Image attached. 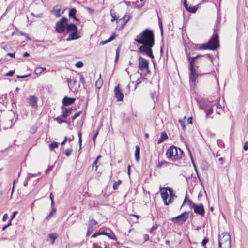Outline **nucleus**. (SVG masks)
Returning a JSON list of instances; mask_svg holds the SVG:
<instances>
[{"label":"nucleus","mask_w":248,"mask_h":248,"mask_svg":"<svg viewBox=\"0 0 248 248\" xmlns=\"http://www.w3.org/2000/svg\"><path fill=\"white\" fill-rule=\"evenodd\" d=\"M134 40L139 44H142L139 48V51L141 54H145L152 59L154 58L152 47L155 44V39L152 30L148 29L144 30Z\"/></svg>","instance_id":"f257e3e1"},{"label":"nucleus","mask_w":248,"mask_h":248,"mask_svg":"<svg viewBox=\"0 0 248 248\" xmlns=\"http://www.w3.org/2000/svg\"><path fill=\"white\" fill-rule=\"evenodd\" d=\"M203 56L198 55L196 57H190L189 55L187 58L189 61L190 65L189 69L190 73L189 75V81L190 83H192L195 85L196 81L198 77L201 75L200 72L198 70V60Z\"/></svg>","instance_id":"f03ea898"},{"label":"nucleus","mask_w":248,"mask_h":248,"mask_svg":"<svg viewBox=\"0 0 248 248\" xmlns=\"http://www.w3.org/2000/svg\"><path fill=\"white\" fill-rule=\"evenodd\" d=\"M160 191L164 204L166 205L171 203L174 198L176 197L173 193L172 189L170 187L160 188Z\"/></svg>","instance_id":"7ed1b4c3"},{"label":"nucleus","mask_w":248,"mask_h":248,"mask_svg":"<svg viewBox=\"0 0 248 248\" xmlns=\"http://www.w3.org/2000/svg\"><path fill=\"white\" fill-rule=\"evenodd\" d=\"M219 46L218 36L217 34H213L209 42L206 44L201 45L199 49L215 50Z\"/></svg>","instance_id":"20e7f679"},{"label":"nucleus","mask_w":248,"mask_h":248,"mask_svg":"<svg viewBox=\"0 0 248 248\" xmlns=\"http://www.w3.org/2000/svg\"><path fill=\"white\" fill-rule=\"evenodd\" d=\"M183 154V152L182 150L174 146L169 147L166 151L168 158L173 162L181 158Z\"/></svg>","instance_id":"39448f33"},{"label":"nucleus","mask_w":248,"mask_h":248,"mask_svg":"<svg viewBox=\"0 0 248 248\" xmlns=\"http://www.w3.org/2000/svg\"><path fill=\"white\" fill-rule=\"evenodd\" d=\"M218 242L220 248H231V237L227 232H223L219 235Z\"/></svg>","instance_id":"423d86ee"},{"label":"nucleus","mask_w":248,"mask_h":248,"mask_svg":"<svg viewBox=\"0 0 248 248\" xmlns=\"http://www.w3.org/2000/svg\"><path fill=\"white\" fill-rule=\"evenodd\" d=\"M66 32L69 34V37L66 39L67 41L77 39L79 38V36L78 35V29L76 25L73 23L69 25L67 24Z\"/></svg>","instance_id":"0eeeda50"},{"label":"nucleus","mask_w":248,"mask_h":248,"mask_svg":"<svg viewBox=\"0 0 248 248\" xmlns=\"http://www.w3.org/2000/svg\"><path fill=\"white\" fill-rule=\"evenodd\" d=\"M187 202L190 207L192 208L194 212L202 216H203L205 214V211L204 207L202 204H196L195 203H192V201L190 200H187Z\"/></svg>","instance_id":"6e6552de"},{"label":"nucleus","mask_w":248,"mask_h":248,"mask_svg":"<svg viewBox=\"0 0 248 248\" xmlns=\"http://www.w3.org/2000/svg\"><path fill=\"white\" fill-rule=\"evenodd\" d=\"M67 18L62 17L56 24V31L59 33H63L65 30L66 26H67Z\"/></svg>","instance_id":"1a4fd4ad"},{"label":"nucleus","mask_w":248,"mask_h":248,"mask_svg":"<svg viewBox=\"0 0 248 248\" xmlns=\"http://www.w3.org/2000/svg\"><path fill=\"white\" fill-rule=\"evenodd\" d=\"M213 102L209 101H204L200 104V108L205 110L206 117L213 113Z\"/></svg>","instance_id":"9d476101"},{"label":"nucleus","mask_w":248,"mask_h":248,"mask_svg":"<svg viewBox=\"0 0 248 248\" xmlns=\"http://www.w3.org/2000/svg\"><path fill=\"white\" fill-rule=\"evenodd\" d=\"M188 217V214L186 212H184L178 216L173 217L171 218V220L174 223H178L179 224H183Z\"/></svg>","instance_id":"9b49d317"},{"label":"nucleus","mask_w":248,"mask_h":248,"mask_svg":"<svg viewBox=\"0 0 248 248\" xmlns=\"http://www.w3.org/2000/svg\"><path fill=\"white\" fill-rule=\"evenodd\" d=\"M139 67L141 70H143L144 69H145L148 73L150 72L149 70V62L148 60L142 57H140L139 59Z\"/></svg>","instance_id":"f8f14e48"},{"label":"nucleus","mask_w":248,"mask_h":248,"mask_svg":"<svg viewBox=\"0 0 248 248\" xmlns=\"http://www.w3.org/2000/svg\"><path fill=\"white\" fill-rule=\"evenodd\" d=\"M27 102L32 107L36 108L38 107L37 101L38 98L35 95H30L27 98Z\"/></svg>","instance_id":"ddd939ff"},{"label":"nucleus","mask_w":248,"mask_h":248,"mask_svg":"<svg viewBox=\"0 0 248 248\" xmlns=\"http://www.w3.org/2000/svg\"><path fill=\"white\" fill-rule=\"evenodd\" d=\"M114 93L117 101H120L123 100L124 95L120 89L119 85H118L115 87Z\"/></svg>","instance_id":"4468645a"},{"label":"nucleus","mask_w":248,"mask_h":248,"mask_svg":"<svg viewBox=\"0 0 248 248\" xmlns=\"http://www.w3.org/2000/svg\"><path fill=\"white\" fill-rule=\"evenodd\" d=\"M63 10L61 9V7L59 5H56L53 8L52 13L57 17H59L63 13Z\"/></svg>","instance_id":"2eb2a0df"},{"label":"nucleus","mask_w":248,"mask_h":248,"mask_svg":"<svg viewBox=\"0 0 248 248\" xmlns=\"http://www.w3.org/2000/svg\"><path fill=\"white\" fill-rule=\"evenodd\" d=\"M184 5L186 9L191 13H195L198 9L197 6H188L186 3V0H185L184 2Z\"/></svg>","instance_id":"dca6fc26"},{"label":"nucleus","mask_w":248,"mask_h":248,"mask_svg":"<svg viewBox=\"0 0 248 248\" xmlns=\"http://www.w3.org/2000/svg\"><path fill=\"white\" fill-rule=\"evenodd\" d=\"M75 100V98H69L67 96H65L64 97L62 102L64 106H67L73 103Z\"/></svg>","instance_id":"f3484780"},{"label":"nucleus","mask_w":248,"mask_h":248,"mask_svg":"<svg viewBox=\"0 0 248 248\" xmlns=\"http://www.w3.org/2000/svg\"><path fill=\"white\" fill-rule=\"evenodd\" d=\"M73 110V109L72 108H63L62 117L64 118H67L68 116H69L72 113V111Z\"/></svg>","instance_id":"a211bd4d"},{"label":"nucleus","mask_w":248,"mask_h":248,"mask_svg":"<svg viewBox=\"0 0 248 248\" xmlns=\"http://www.w3.org/2000/svg\"><path fill=\"white\" fill-rule=\"evenodd\" d=\"M130 18V17L129 15H125L122 18L119 20L120 22H121V28H123L125 26Z\"/></svg>","instance_id":"6ab92c4d"},{"label":"nucleus","mask_w":248,"mask_h":248,"mask_svg":"<svg viewBox=\"0 0 248 248\" xmlns=\"http://www.w3.org/2000/svg\"><path fill=\"white\" fill-rule=\"evenodd\" d=\"M106 235L108 237H109L110 239H112V240H114L115 238H114L113 237H111L110 235H109L108 233L105 232H95L94 233H93L91 237L92 238H95L97 236H99V235Z\"/></svg>","instance_id":"aec40b11"},{"label":"nucleus","mask_w":248,"mask_h":248,"mask_svg":"<svg viewBox=\"0 0 248 248\" xmlns=\"http://www.w3.org/2000/svg\"><path fill=\"white\" fill-rule=\"evenodd\" d=\"M136 150L135 152V157L137 162H139L140 160V147L139 145L135 147Z\"/></svg>","instance_id":"412c9836"},{"label":"nucleus","mask_w":248,"mask_h":248,"mask_svg":"<svg viewBox=\"0 0 248 248\" xmlns=\"http://www.w3.org/2000/svg\"><path fill=\"white\" fill-rule=\"evenodd\" d=\"M98 222L95 220L91 219L89 221L88 227L94 231L96 229L95 225Z\"/></svg>","instance_id":"4be33fe9"},{"label":"nucleus","mask_w":248,"mask_h":248,"mask_svg":"<svg viewBox=\"0 0 248 248\" xmlns=\"http://www.w3.org/2000/svg\"><path fill=\"white\" fill-rule=\"evenodd\" d=\"M170 165H172V164L164 160H162L158 162V163L157 165V167L158 168H161L163 166L167 167Z\"/></svg>","instance_id":"5701e85b"},{"label":"nucleus","mask_w":248,"mask_h":248,"mask_svg":"<svg viewBox=\"0 0 248 248\" xmlns=\"http://www.w3.org/2000/svg\"><path fill=\"white\" fill-rule=\"evenodd\" d=\"M168 136L165 132H163L161 134L160 138L158 140L157 143H162L165 140L168 139Z\"/></svg>","instance_id":"b1692460"},{"label":"nucleus","mask_w":248,"mask_h":248,"mask_svg":"<svg viewBox=\"0 0 248 248\" xmlns=\"http://www.w3.org/2000/svg\"><path fill=\"white\" fill-rule=\"evenodd\" d=\"M116 36H117L116 34L115 33H113L111 35V36L110 37V38L108 39V40H107L106 41H101L100 43L102 45H104V44H106L107 43L110 42L111 41L113 40L115 38Z\"/></svg>","instance_id":"393cba45"},{"label":"nucleus","mask_w":248,"mask_h":248,"mask_svg":"<svg viewBox=\"0 0 248 248\" xmlns=\"http://www.w3.org/2000/svg\"><path fill=\"white\" fill-rule=\"evenodd\" d=\"M101 74H100L99 78L96 81V83H95V86L96 87V88L97 89H100L103 85V81L101 78Z\"/></svg>","instance_id":"a878e982"},{"label":"nucleus","mask_w":248,"mask_h":248,"mask_svg":"<svg viewBox=\"0 0 248 248\" xmlns=\"http://www.w3.org/2000/svg\"><path fill=\"white\" fill-rule=\"evenodd\" d=\"M76 10L75 9H71L69 12V16L71 17L74 18L76 20H78L77 18L76 17Z\"/></svg>","instance_id":"bb28decb"},{"label":"nucleus","mask_w":248,"mask_h":248,"mask_svg":"<svg viewBox=\"0 0 248 248\" xmlns=\"http://www.w3.org/2000/svg\"><path fill=\"white\" fill-rule=\"evenodd\" d=\"M48 236L49 238L51 240V244H53L55 242V240L57 237V235L56 233H51L49 234Z\"/></svg>","instance_id":"cd10ccee"},{"label":"nucleus","mask_w":248,"mask_h":248,"mask_svg":"<svg viewBox=\"0 0 248 248\" xmlns=\"http://www.w3.org/2000/svg\"><path fill=\"white\" fill-rule=\"evenodd\" d=\"M58 143L56 142H54L50 144H49V149L51 151H52L54 149V148H58Z\"/></svg>","instance_id":"c85d7f7f"},{"label":"nucleus","mask_w":248,"mask_h":248,"mask_svg":"<svg viewBox=\"0 0 248 248\" xmlns=\"http://www.w3.org/2000/svg\"><path fill=\"white\" fill-rule=\"evenodd\" d=\"M110 15L112 17L111 22H113L114 20L117 19L116 13L114 12V11L111 9L110 10Z\"/></svg>","instance_id":"c756f323"},{"label":"nucleus","mask_w":248,"mask_h":248,"mask_svg":"<svg viewBox=\"0 0 248 248\" xmlns=\"http://www.w3.org/2000/svg\"><path fill=\"white\" fill-rule=\"evenodd\" d=\"M42 69H41L40 67H37L35 68L34 70V73L36 75H39L42 73Z\"/></svg>","instance_id":"7c9ffc66"},{"label":"nucleus","mask_w":248,"mask_h":248,"mask_svg":"<svg viewBox=\"0 0 248 248\" xmlns=\"http://www.w3.org/2000/svg\"><path fill=\"white\" fill-rule=\"evenodd\" d=\"M78 137H79V147H80V149H81V143H82V138H81L82 133H81V132H80V131L78 132Z\"/></svg>","instance_id":"2f4dec72"},{"label":"nucleus","mask_w":248,"mask_h":248,"mask_svg":"<svg viewBox=\"0 0 248 248\" xmlns=\"http://www.w3.org/2000/svg\"><path fill=\"white\" fill-rule=\"evenodd\" d=\"M72 149L71 148H68V149H67L66 150H65V155L67 156H70V155H71L72 152Z\"/></svg>","instance_id":"473e14b6"},{"label":"nucleus","mask_w":248,"mask_h":248,"mask_svg":"<svg viewBox=\"0 0 248 248\" xmlns=\"http://www.w3.org/2000/svg\"><path fill=\"white\" fill-rule=\"evenodd\" d=\"M55 120L58 122L59 124H61L62 123L66 122V121L62 119L60 117H58L55 118Z\"/></svg>","instance_id":"72a5a7b5"},{"label":"nucleus","mask_w":248,"mask_h":248,"mask_svg":"<svg viewBox=\"0 0 248 248\" xmlns=\"http://www.w3.org/2000/svg\"><path fill=\"white\" fill-rule=\"evenodd\" d=\"M179 122L180 124H181V125L182 126L183 130H185V128H186V126H185L184 120L180 119L179 120Z\"/></svg>","instance_id":"f704fd0d"},{"label":"nucleus","mask_w":248,"mask_h":248,"mask_svg":"<svg viewBox=\"0 0 248 248\" xmlns=\"http://www.w3.org/2000/svg\"><path fill=\"white\" fill-rule=\"evenodd\" d=\"M50 199L51 200V205L52 207H53L54 205V196L52 194V193H51L50 194Z\"/></svg>","instance_id":"c9c22d12"},{"label":"nucleus","mask_w":248,"mask_h":248,"mask_svg":"<svg viewBox=\"0 0 248 248\" xmlns=\"http://www.w3.org/2000/svg\"><path fill=\"white\" fill-rule=\"evenodd\" d=\"M83 63L81 61H78L76 64V66L78 68H81L83 66Z\"/></svg>","instance_id":"e433bc0d"},{"label":"nucleus","mask_w":248,"mask_h":248,"mask_svg":"<svg viewBox=\"0 0 248 248\" xmlns=\"http://www.w3.org/2000/svg\"><path fill=\"white\" fill-rule=\"evenodd\" d=\"M121 182V181L119 180L118 182H116L114 183L113 186L114 189H117V187Z\"/></svg>","instance_id":"4c0bfd02"},{"label":"nucleus","mask_w":248,"mask_h":248,"mask_svg":"<svg viewBox=\"0 0 248 248\" xmlns=\"http://www.w3.org/2000/svg\"><path fill=\"white\" fill-rule=\"evenodd\" d=\"M208 239L207 238H205L202 242V245L203 247L206 246V244L208 242Z\"/></svg>","instance_id":"58836bf2"},{"label":"nucleus","mask_w":248,"mask_h":248,"mask_svg":"<svg viewBox=\"0 0 248 248\" xmlns=\"http://www.w3.org/2000/svg\"><path fill=\"white\" fill-rule=\"evenodd\" d=\"M67 82L68 83V84H71L72 82H73V85H74L76 82V79L75 78H70V79H67Z\"/></svg>","instance_id":"ea45409f"},{"label":"nucleus","mask_w":248,"mask_h":248,"mask_svg":"<svg viewBox=\"0 0 248 248\" xmlns=\"http://www.w3.org/2000/svg\"><path fill=\"white\" fill-rule=\"evenodd\" d=\"M81 114V112L76 113L72 118V121H74L77 117H78Z\"/></svg>","instance_id":"a19ab883"},{"label":"nucleus","mask_w":248,"mask_h":248,"mask_svg":"<svg viewBox=\"0 0 248 248\" xmlns=\"http://www.w3.org/2000/svg\"><path fill=\"white\" fill-rule=\"evenodd\" d=\"M97 160H95L94 162H93V164L92 165V168H93V170L94 169V168L95 167V170H97Z\"/></svg>","instance_id":"79ce46f5"},{"label":"nucleus","mask_w":248,"mask_h":248,"mask_svg":"<svg viewBox=\"0 0 248 248\" xmlns=\"http://www.w3.org/2000/svg\"><path fill=\"white\" fill-rule=\"evenodd\" d=\"M157 227L158 226L157 225H155L153 226L151 229L150 232L154 233V231L157 229Z\"/></svg>","instance_id":"37998d69"},{"label":"nucleus","mask_w":248,"mask_h":248,"mask_svg":"<svg viewBox=\"0 0 248 248\" xmlns=\"http://www.w3.org/2000/svg\"><path fill=\"white\" fill-rule=\"evenodd\" d=\"M38 174H32V173H29L27 177V180H29L31 177L37 176Z\"/></svg>","instance_id":"c03bdc74"},{"label":"nucleus","mask_w":248,"mask_h":248,"mask_svg":"<svg viewBox=\"0 0 248 248\" xmlns=\"http://www.w3.org/2000/svg\"><path fill=\"white\" fill-rule=\"evenodd\" d=\"M14 74V71L10 70L8 72L5 74V76H12Z\"/></svg>","instance_id":"a18cd8bd"},{"label":"nucleus","mask_w":248,"mask_h":248,"mask_svg":"<svg viewBox=\"0 0 248 248\" xmlns=\"http://www.w3.org/2000/svg\"><path fill=\"white\" fill-rule=\"evenodd\" d=\"M93 231V229L88 227V231H87V232L86 233L87 236H88L90 235Z\"/></svg>","instance_id":"49530a36"},{"label":"nucleus","mask_w":248,"mask_h":248,"mask_svg":"<svg viewBox=\"0 0 248 248\" xmlns=\"http://www.w3.org/2000/svg\"><path fill=\"white\" fill-rule=\"evenodd\" d=\"M53 166H49L48 168L45 170V172L46 174H47L50 172V171L52 170Z\"/></svg>","instance_id":"de8ad7c7"},{"label":"nucleus","mask_w":248,"mask_h":248,"mask_svg":"<svg viewBox=\"0 0 248 248\" xmlns=\"http://www.w3.org/2000/svg\"><path fill=\"white\" fill-rule=\"evenodd\" d=\"M99 129L97 130V132H96V133L94 134V135L93 136V141L94 142H95V139H96V138L98 134V132H99Z\"/></svg>","instance_id":"09e8293b"},{"label":"nucleus","mask_w":248,"mask_h":248,"mask_svg":"<svg viewBox=\"0 0 248 248\" xmlns=\"http://www.w3.org/2000/svg\"><path fill=\"white\" fill-rule=\"evenodd\" d=\"M80 81L83 84L85 82V79L82 75L80 76Z\"/></svg>","instance_id":"8fccbe9b"},{"label":"nucleus","mask_w":248,"mask_h":248,"mask_svg":"<svg viewBox=\"0 0 248 248\" xmlns=\"http://www.w3.org/2000/svg\"><path fill=\"white\" fill-rule=\"evenodd\" d=\"M17 214V211H15L12 214V215L11 217V218H10V221L11 220H12L15 217V216Z\"/></svg>","instance_id":"3c124183"},{"label":"nucleus","mask_w":248,"mask_h":248,"mask_svg":"<svg viewBox=\"0 0 248 248\" xmlns=\"http://www.w3.org/2000/svg\"><path fill=\"white\" fill-rule=\"evenodd\" d=\"M244 149L245 151L248 150V142H246L244 145Z\"/></svg>","instance_id":"603ef678"},{"label":"nucleus","mask_w":248,"mask_h":248,"mask_svg":"<svg viewBox=\"0 0 248 248\" xmlns=\"http://www.w3.org/2000/svg\"><path fill=\"white\" fill-rule=\"evenodd\" d=\"M119 49H118L116 51V58L115 60V62H116L118 60V57H119Z\"/></svg>","instance_id":"864d4df0"},{"label":"nucleus","mask_w":248,"mask_h":248,"mask_svg":"<svg viewBox=\"0 0 248 248\" xmlns=\"http://www.w3.org/2000/svg\"><path fill=\"white\" fill-rule=\"evenodd\" d=\"M141 82V81L140 80V79H138L137 80V82H136V85H135V88H136L137 87V86H138L139 84H140V83Z\"/></svg>","instance_id":"5fc2aeb1"},{"label":"nucleus","mask_w":248,"mask_h":248,"mask_svg":"<svg viewBox=\"0 0 248 248\" xmlns=\"http://www.w3.org/2000/svg\"><path fill=\"white\" fill-rule=\"evenodd\" d=\"M29 76V75L17 76V78H24L28 77Z\"/></svg>","instance_id":"6e6d98bb"},{"label":"nucleus","mask_w":248,"mask_h":248,"mask_svg":"<svg viewBox=\"0 0 248 248\" xmlns=\"http://www.w3.org/2000/svg\"><path fill=\"white\" fill-rule=\"evenodd\" d=\"M8 218V216L7 214H5L3 217V220L5 221Z\"/></svg>","instance_id":"4d7b16f0"},{"label":"nucleus","mask_w":248,"mask_h":248,"mask_svg":"<svg viewBox=\"0 0 248 248\" xmlns=\"http://www.w3.org/2000/svg\"><path fill=\"white\" fill-rule=\"evenodd\" d=\"M52 216V213H50V214L46 217V219L47 220H49Z\"/></svg>","instance_id":"13d9d810"},{"label":"nucleus","mask_w":248,"mask_h":248,"mask_svg":"<svg viewBox=\"0 0 248 248\" xmlns=\"http://www.w3.org/2000/svg\"><path fill=\"white\" fill-rule=\"evenodd\" d=\"M187 123L188 124H192V117H189L187 119Z\"/></svg>","instance_id":"bf43d9fd"},{"label":"nucleus","mask_w":248,"mask_h":248,"mask_svg":"<svg viewBox=\"0 0 248 248\" xmlns=\"http://www.w3.org/2000/svg\"><path fill=\"white\" fill-rule=\"evenodd\" d=\"M11 221L8 223L7 224V225H5L3 228H2V230H4L6 228H7L8 226H9L10 225H11Z\"/></svg>","instance_id":"052dcab7"},{"label":"nucleus","mask_w":248,"mask_h":248,"mask_svg":"<svg viewBox=\"0 0 248 248\" xmlns=\"http://www.w3.org/2000/svg\"><path fill=\"white\" fill-rule=\"evenodd\" d=\"M8 56H10L11 57H15V53H8L7 54Z\"/></svg>","instance_id":"680f3d73"},{"label":"nucleus","mask_w":248,"mask_h":248,"mask_svg":"<svg viewBox=\"0 0 248 248\" xmlns=\"http://www.w3.org/2000/svg\"><path fill=\"white\" fill-rule=\"evenodd\" d=\"M67 137H65L64 140H63V141L61 142V145H62L64 144V143H65V142L67 141Z\"/></svg>","instance_id":"e2e57ef3"},{"label":"nucleus","mask_w":248,"mask_h":248,"mask_svg":"<svg viewBox=\"0 0 248 248\" xmlns=\"http://www.w3.org/2000/svg\"><path fill=\"white\" fill-rule=\"evenodd\" d=\"M17 181V180H15L13 182V189H12V193L14 191V187H15V183H16V182Z\"/></svg>","instance_id":"0e129e2a"},{"label":"nucleus","mask_w":248,"mask_h":248,"mask_svg":"<svg viewBox=\"0 0 248 248\" xmlns=\"http://www.w3.org/2000/svg\"><path fill=\"white\" fill-rule=\"evenodd\" d=\"M29 56H30V54L29 53H28L27 52H25L23 54V56L24 57H29Z\"/></svg>","instance_id":"69168bd1"},{"label":"nucleus","mask_w":248,"mask_h":248,"mask_svg":"<svg viewBox=\"0 0 248 248\" xmlns=\"http://www.w3.org/2000/svg\"><path fill=\"white\" fill-rule=\"evenodd\" d=\"M130 168H131V167H130V166L129 165L128 166V168H127V170H128V175H130Z\"/></svg>","instance_id":"338daca9"},{"label":"nucleus","mask_w":248,"mask_h":248,"mask_svg":"<svg viewBox=\"0 0 248 248\" xmlns=\"http://www.w3.org/2000/svg\"><path fill=\"white\" fill-rule=\"evenodd\" d=\"M28 180H27V179L24 181V186H26L28 185Z\"/></svg>","instance_id":"774afa93"}]
</instances>
